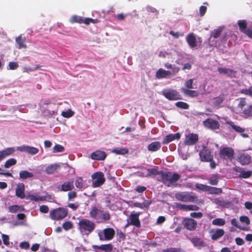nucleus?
<instances>
[{
  "mask_svg": "<svg viewBox=\"0 0 252 252\" xmlns=\"http://www.w3.org/2000/svg\"><path fill=\"white\" fill-rule=\"evenodd\" d=\"M95 223L87 219H81L78 222V230L83 235H89L95 229Z\"/></svg>",
  "mask_w": 252,
  "mask_h": 252,
  "instance_id": "obj_1",
  "label": "nucleus"
},
{
  "mask_svg": "<svg viewBox=\"0 0 252 252\" xmlns=\"http://www.w3.org/2000/svg\"><path fill=\"white\" fill-rule=\"evenodd\" d=\"M40 110L44 116L51 117L57 114L58 105L56 102L46 100L40 106Z\"/></svg>",
  "mask_w": 252,
  "mask_h": 252,
  "instance_id": "obj_2",
  "label": "nucleus"
},
{
  "mask_svg": "<svg viewBox=\"0 0 252 252\" xmlns=\"http://www.w3.org/2000/svg\"><path fill=\"white\" fill-rule=\"evenodd\" d=\"M161 182L168 187L175 183L180 178V176L176 173L170 172L160 173Z\"/></svg>",
  "mask_w": 252,
  "mask_h": 252,
  "instance_id": "obj_3",
  "label": "nucleus"
},
{
  "mask_svg": "<svg viewBox=\"0 0 252 252\" xmlns=\"http://www.w3.org/2000/svg\"><path fill=\"white\" fill-rule=\"evenodd\" d=\"M68 212L64 208H58L50 212V217L53 220H60L64 219L67 215Z\"/></svg>",
  "mask_w": 252,
  "mask_h": 252,
  "instance_id": "obj_4",
  "label": "nucleus"
},
{
  "mask_svg": "<svg viewBox=\"0 0 252 252\" xmlns=\"http://www.w3.org/2000/svg\"><path fill=\"white\" fill-rule=\"evenodd\" d=\"M115 232L112 228H107L103 230H98L97 234L101 241H109L113 239Z\"/></svg>",
  "mask_w": 252,
  "mask_h": 252,
  "instance_id": "obj_5",
  "label": "nucleus"
},
{
  "mask_svg": "<svg viewBox=\"0 0 252 252\" xmlns=\"http://www.w3.org/2000/svg\"><path fill=\"white\" fill-rule=\"evenodd\" d=\"M175 198L181 201L193 202L195 199V196L193 193L187 192H178L175 195Z\"/></svg>",
  "mask_w": 252,
  "mask_h": 252,
  "instance_id": "obj_6",
  "label": "nucleus"
},
{
  "mask_svg": "<svg viewBox=\"0 0 252 252\" xmlns=\"http://www.w3.org/2000/svg\"><path fill=\"white\" fill-rule=\"evenodd\" d=\"M93 185L94 187L101 186L105 182L104 174L101 172H97L92 175Z\"/></svg>",
  "mask_w": 252,
  "mask_h": 252,
  "instance_id": "obj_7",
  "label": "nucleus"
},
{
  "mask_svg": "<svg viewBox=\"0 0 252 252\" xmlns=\"http://www.w3.org/2000/svg\"><path fill=\"white\" fill-rule=\"evenodd\" d=\"M140 213H131L127 220V224L126 226L129 225H134L137 227H140L141 223L139 219Z\"/></svg>",
  "mask_w": 252,
  "mask_h": 252,
  "instance_id": "obj_8",
  "label": "nucleus"
},
{
  "mask_svg": "<svg viewBox=\"0 0 252 252\" xmlns=\"http://www.w3.org/2000/svg\"><path fill=\"white\" fill-rule=\"evenodd\" d=\"M223 30V27H220L211 32V37L208 40L209 44L210 46H217V41L215 39L220 36Z\"/></svg>",
  "mask_w": 252,
  "mask_h": 252,
  "instance_id": "obj_9",
  "label": "nucleus"
},
{
  "mask_svg": "<svg viewBox=\"0 0 252 252\" xmlns=\"http://www.w3.org/2000/svg\"><path fill=\"white\" fill-rule=\"evenodd\" d=\"M162 94L169 100H177L180 99L179 93L175 90L165 89L162 92Z\"/></svg>",
  "mask_w": 252,
  "mask_h": 252,
  "instance_id": "obj_10",
  "label": "nucleus"
},
{
  "mask_svg": "<svg viewBox=\"0 0 252 252\" xmlns=\"http://www.w3.org/2000/svg\"><path fill=\"white\" fill-rule=\"evenodd\" d=\"M234 152L232 148L224 147L220 149V158L224 159L231 160L234 156Z\"/></svg>",
  "mask_w": 252,
  "mask_h": 252,
  "instance_id": "obj_11",
  "label": "nucleus"
},
{
  "mask_svg": "<svg viewBox=\"0 0 252 252\" xmlns=\"http://www.w3.org/2000/svg\"><path fill=\"white\" fill-rule=\"evenodd\" d=\"M16 150L21 152H25L31 155L37 154L38 152V149L28 145H22L16 148Z\"/></svg>",
  "mask_w": 252,
  "mask_h": 252,
  "instance_id": "obj_12",
  "label": "nucleus"
},
{
  "mask_svg": "<svg viewBox=\"0 0 252 252\" xmlns=\"http://www.w3.org/2000/svg\"><path fill=\"white\" fill-rule=\"evenodd\" d=\"M204 126L212 130L219 129L220 127V124L218 121L212 118H209L203 122Z\"/></svg>",
  "mask_w": 252,
  "mask_h": 252,
  "instance_id": "obj_13",
  "label": "nucleus"
},
{
  "mask_svg": "<svg viewBox=\"0 0 252 252\" xmlns=\"http://www.w3.org/2000/svg\"><path fill=\"white\" fill-rule=\"evenodd\" d=\"M183 224L186 229L192 231L196 228L197 222L192 219L185 218L183 220Z\"/></svg>",
  "mask_w": 252,
  "mask_h": 252,
  "instance_id": "obj_14",
  "label": "nucleus"
},
{
  "mask_svg": "<svg viewBox=\"0 0 252 252\" xmlns=\"http://www.w3.org/2000/svg\"><path fill=\"white\" fill-rule=\"evenodd\" d=\"M211 239L213 240H217L221 238L224 234V231L222 229L215 228L210 230Z\"/></svg>",
  "mask_w": 252,
  "mask_h": 252,
  "instance_id": "obj_15",
  "label": "nucleus"
},
{
  "mask_svg": "<svg viewBox=\"0 0 252 252\" xmlns=\"http://www.w3.org/2000/svg\"><path fill=\"white\" fill-rule=\"evenodd\" d=\"M15 150L14 147H8L0 151V161L13 154Z\"/></svg>",
  "mask_w": 252,
  "mask_h": 252,
  "instance_id": "obj_16",
  "label": "nucleus"
},
{
  "mask_svg": "<svg viewBox=\"0 0 252 252\" xmlns=\"http://www.w3.org/2000/svg\"><path fill=\"white\" fill-rule=\"evenodd\" d=\"M198 135L194 133H189L186 135L184 143L188 145H191L195 144L198 141Z\"/></svg>",
  "mask_w": 252,
  "mask_h": 252,
  "instance_id": "obj_17",
  "label": "nucleus"
},
{
  "mask_svg": "<svg viewBox=\"0 0 252 252\" xmlns=\"http://www.w3.org/2000/svg\"><path fill=\"white\" fill-rule=\"evenodd\" d=\"M60 165L58 163L48 165L45 169V172L49 175L57 173L60 169Z\"/></svg>",
  "mask_w": 252,
  "mask_h": 252,
  "instance_id": "obj_18",
  "label": "nucleus"
},
{
  "mask_svg": "<svg viewBox=\"0 0 252 252\" xmlns=\"http://www.w3.org/2000/svg\"><path fill=\"white\" fill-rule=\"evenodd\" d=\"M237 160L242 165H248L251 162V157L248 154L241 153L239 154Z\"/></svg>",
  "mask_w": 252,
  "mask_h": 252,
  "instance_id": "obj_19",
  "label": "nucleus"
},
{
  "mask_svg": "<svg viewBox=\"0 0 252 252\" xmlns=\"http://www.w3.org/2000/svg\"><path fill=\"white\" fill-rule=\"evenodd\" d=\"M176 207L180 210L185 211H197L199 208L195 205H185L181 203H176Z\"/></svg>",
  "mask_w": 252,
  "mask_h": 252,
  "instance_id": "obj_20",
  "label": "nucleus"
},
{
  "mask_svg": "<svg viewBox=\"0 0 252 252\" xmlns=\"http://www.w3.org/2000/svg\"><path fill=\"white\" fill-rule=\"evenodd\" d=\"M74 188V182L72 180L67 181L61 185L60 190L62 191H71Z\"/></svg>",
  "mask_w": 252,
  "mask_h": 252,
  "instance_id": "obj_21",
  "label": "nucleus"
},
{
  "mask_svg": "<svg viewBox=\"0 0 252 252\" xmlns=\"http://www.w3.org/2000/svg\"><path fill=\"white\" fill-rule=\"evenodd\" d=\"M199 156L202 161H209L213 159V156L207 150L203 149L199 153Z\"/></svg>",
  "mask_w": 252,
  "mask_h": 252,
  "instance_id": "obj_22",
  "label": "nucleus"
},
{
  "mask_svg": "<svg viewBox=\"0 0 252 252\" xmlns=\"http://www.w3.org/2000/svg\"><path fill=\"white\" fill-rule=\"evenodd\" d=\"M106 153L101 151H96L93 152L91 155V158L94 160H102L106 158Z\"/></svg>",
  "mask_w": 252,
  "mask_h": 252,
  "instance_id": "obj_23",
  "label": "nucleus"
},
{
  "mask_svg": "<svg viewBox=\"0 0 252 252\" xmlns=\"http://www.w3.org/2000/svg\"><path fill=\"white\" fill-rule=\"evenodd\" d=\"M101 211L102 210L97 209L96 207H93L89 213L90 217L97 220L98 222H99V218L100 217Z\"/></svg>",
  "mask_w": 252,
  "mask_h": 252,
  "instance_id": "obj_24",
  "label": "nucleus"
},
{
  "mask_svg": "<svg viewBox=\"0 0 252 252\" xmlns=\"http://www.w3.org/2000/svg\"><path fill=\"white\" fill-rule=\"evenodd\" d=\"M171 75L172 74L169 70H165L162 68H159L157 71L156 76L158 79H160L166 78Z\"/></svg>",
  "mask_w": 252,
  "mask_h": 252,
  "instance_id": "obj_25",
  "label": "nucleus"
},
{
  "mask_svg": "<svg viewBox=\"0 0 252 252\" xmlns=\"http://www.w3.org/2000/svg\"><path fill=\"white\" fill-rule=\"evenodd\" d=\"M25 185L23 183L19 184L16 189V195L20 198H24L26 196L25 195Z\"/></svg>",
  "mask_w": 252,
  "mask_h": 252,
  "instance_id": "obj_26",
  "label": "nucleus"
},
{
  "mask_svg": "<svg viewBox=\"0 0 252 252\" xmlns=\"http://www.w3.org/2000/svg\"><path fill=\"white\" fill-rule=\"evenodd\" d=\"M26 198L27 199L36 202L43 201L46 199V197L45 196H39L37 193H27Z\"/></svg>",
  "mask_w": 252,
  "mask_h": 252,
  "instance_id": "obj_27",
  "label": "nucleus"
},
{
  "mask_svg": "<svg viewBox=\"0 0 252 252\" xmlns=\"http://www.w3.org/2000/svg\"><path fill=\"white\" fill-rule=\"evenodd\" d=\"M218 71L220 74H225L231 77H235L236 76V72L229 68H219Z\"/></svg>",
  "mask_w": 252,
  "mask_h": 252,
  "instance_id": "obj_28",
  "label": "nucleus"
},
{
  "mask_svg": "<svg viewBox=\"0 0 252 252\" xmlns=\"http://www.w3.org/2000/svg\"><path fill=\"white\" fill-rule=\"evenodd\" d=\"M186 40L191 48H193L196 46V39L193 33H190L187 35Z\"/></svg>",
  "mask_w": 252,
  "mask_h": 252,
  "instance_id": "obj_29",
  "label": "nucleus"
},
{
  "mask_svg": "<svg viewBox=\"0 0 252 252\" xmlns=\"http://www.w3.org/2000/svg\"><path fill=\"white\" fill-rule=\"evenodd\" d=\"M180 138V134L179 133L170 134L165 137L163 140V144H167L175 139H179Z\"/></svg>",
  "mask_w": 252,
  "mask_h": 252,
  "instance_id": "obj_30",
  "label": "nucleus"
},
{
  "mask_svg": "<svg viewBox=\"0 0 252 252\" xmlns=\"http://www.w3.org/2000/svg\"><path fill=\"white\" fill-rule=\"evenodd\" d=\"M181 91L185 95L191 97H196L199 95V93L196 91L190 90L185 88H182Z\"/></svg>",
  "mask_w": 252,
  "mask_h": 252,
  "instance_id": "obj_31",
  "label": "nucleus"
},
{
  "mask_svg": "<svg viewBox=\"0 0 252 252\" xmlns=\"http://www.w3.org/2000/svg\"><path fill=\"white\" fill-rule=\"evenodd\" d=\"M161 147L160 142H153L148 146V150L151 152H155L158 150Z\"/></svg>",
  "mask_w": 252,
  "mask_h": 252,
  "instance_id": "obj_32",
  "label": "nucleus"
},
{
  "mask_svg": "<svg viewBox=\"0 0 252 252\" xmlns=\"http://www.w3.org/2000/svg\"><path fill=\"white\" fill-rule=\"evenodd\" d=\"M189 240L193 243L194 247L200 248L205 246L204 243L200 238L194 237L190 238Z\"/></svg>",
  "mask_w": 252,
  "mask_h": 252,
  "instance_id": "obj_33",
  "label": "nucleus"
},
{
  "mask_svg": "<svg viewBox=\"0 0 252 252\" xmlns=\"http://www.w3.org/2000/svg\"><path fill=\"white\" fill-rule=\"evenodd\" d=\"M226 124L228 125L229 126V128H231L234 129L235 131L239 133H242L245 131V129L236 125L233 122H226Z\"/></svg>",
  "mask_w": 252,
  "mask_h": 252,
  "instance_id": "obj_34",
  "label": "nucleus"
},
{
  "mask_svg": "<svg viewBox=\"0 0 252 252\" xmlns=\"http://www.w3.org/2000/svg\"><path fill=\"white\" fill-rule=\"evenodd\" d=\"M34 174L27 170H22L19 172V178L21 179H26L32 178Z\"/></svg>",
  "mask_w": 252,
  "mask_h": 252,
  "instance_id": "obj_35",
  "label": "nucleus"
},
{
  "mask_svg": "<svg viewBox=\"0 0 252 252\" xmlns=\"http://www.w3.org/2000/svg\"><path fill=\"white\" fill-rule=\"evenodd\" d=\"M16 42L18 45V49L27 48V45L25 44V38H22L21 35H19L16 38Z\"/></svg>",
  "mask_w": 252,
  "mask_h": 252,
  "instance_id": "obj_36",
  "label": "nucleus"
},
{
  "mask_svg": "<svg viewBox=\"0 0 252 252\" xmlns=\"http://www.w3.org/2000/svg\"><path fill=\"white\" fill-rule=\"evenodd\" d=\"M164 66L167 69H171V70L170 71L171 72V74L172 75L176 74V73H177L179 72V71L180 70L179 67H178V66H177L175 65H172L169 63H165Z\"/></svg>",
  "mask_w": 252,
  "mask_h": 252,
  "instance_id": "obj_37",
  "label": "nucleus"
},
{
  "mask_svg": "<svg viewBox=\"0 0 252 252\" xmlns=\"http://www.w3.org/2000/svg\"><path fill=\"white\" fill-rule=\"evenodd\" d=\"M242 114V116L245 118L252 117V105L244 108Z\"/></svg>",
  "mask_w": 252,
  "mask_h": 252,
  "instance_id": "obj_38",
  "label": "nucleus"
},
{
  "mask_svg": "<svg viewBox=\"0 0 252 252\" xmlns=\"http://www.w3.org/2000/svg\"><path fill=\"white\" fill-rule=\"evenodd\" d=\"M8 210L11 213H15L17 211H24L25 209L22 206L15 205L9 206Z\"/></svg>",
  "mask_w": 252,
  "mask_h": 252,
  "instance_id": "obj_39",
  "label": "nucleus"
},
{
  "mask_svg": "<svg viewBox=\"0 0 252 252\" xmlns=\"http://www.w3.org/2000/svg\"><path fill=\"white\" fill-rule=\"evenodd\" d=\"M75 184L76 187L79 189H82L85 188L83 180L81 177H77L76 178Z\"/></svg>",
  "mask_w": 252,
  "mask_h": 252,
  "instance_id": "obj_40",
  "label": "nucleus"
},
{
  "mask_svg": "<svg viewBox=\"0 0 252 252\" xmlns=\"http://www.w3.org/2000/svg\"><path fill=\"white\" fill-rule=\"evenodd\" d=\"M112 152L117 155H125L128 152V150L126 148H117L113 149Z\"/></svg>",
  "mask_w": 252,
  "mask_h": 252,
  "instance_id": "obj_41",
  "label": "nucleus"
},
{
  "mask_svg": "<svg viewBox=\"0 0 252 252\" xmlns=\"http://www.w3.org/2000/svg\"><path fill=\"white\" fill-rule=\"evenodd\" d=\"M212 224L216 226H223L225 224V220L221 218H217L213 220Z\"/></svg>",
  "mask_w": 252,
  "mask_h": 252,
  "instance_id": "obj_42",
  "label": "nucleus"
},
{
  "mask_svg": "<svg viewBox=\"0 0 252 252\" xmlns=\"http://www.w3.org/2000/svg\"><path fill=\"white\" fill-rule=\"evenodd\" d=\"M146 176H151L152 175H160L161 172H158L157 168H151L146 169Z\"/></svg>",
  "mask_w": 252,
  "mask_h": 252,
  "instance_id": "obj_43",
  "label": "nucleus"
},
{
  "mask_svg": "<svg viewBox=\"0 0 252 252\" xmlns=\"http://www.w3.org/2000/svg\"><path fill=\"white\" fill-rule=\"evenodd\" d=\"M16 163V159L13 158H11L5 161L4 164V166L6 168H8L10 166L15 165Z\"/></svg>",
  "mask_w": 252,
  "mask_h": 252,
  "instance_id": "obj_44",
  "label": "nucleus"
},
{
  "mask_svg": "<svg viewBox=\"0 0 252 252\" xmlns=\"http://www.w3.org/2000/svg\"><path fill=\"white\" fill-rule=\"evenodd\" d=\"M94 248L106 251H111L112 249V246L111 244L102 245L99 246H95Z\"/></svg>",
  "mask_w": 252,
  "mask_h": 252,
  "instance_id": "obj_45",
  "label": "nucleus"
},
{
  "mask_svg": "<svg viewBox=\"0 0 252 252\" xmlns=\"http://www.w3.org/2000/svg\"><path fill=\"white\" fill-rule=\"evenodd\" d=\"M211 194H220L222 192V189L220 188H216L215 187H211L209 186L208 189L207 190Z\"/></svg>",
  "mask_w": 252,
  "mask_h": 252,
  "instance_id": "obj_46",
  "label": "nucleus"
},
{
  "mask_svg": "<svg viewBox=\"0 0 252 252\" xmlns=\"http://www.w3.org/2000/svg\"><path fill=\"white\" fill-rule=\"evenodd\" d=\"M74 112L70 109H68L66 111H63L61 115L66 118H69L73 116Z\"/></svg>",
  "mask_w": 252,
  "mask_h": 252,
  "instance_id": "obj_47",
  "label": "nucleus"
},
{
  "mask_svg": "<svg viewBox=\"0 0 252 252\" xmlns=\"http://www.w3.org/2000/svg\"><path fill=\"white\" fill-rule=\"evenodd\" d=\"M238 25L239 27L240 30L245 32L247 31V22L245 20H239L238 22Z\"/></svg>",
  "mask_w": 252,
  "mask_h": 252,
  "instance_id": "obj_48",
  "label": "nucleus"
},
{
  "mask_svg": "<svg viewBox=\"0 0 252 252\" xmlns=\"http://www.w3.org/2000/svg\"><path fill=\"white\" fill-rule=\"evenodd\" d=\"M110 219V215L109 214L104 211H101L100 217L99 218V222L103 220L106 221Z\"/></svg>",
  "mask_w": 252,
  "mask_h": 252,
  "instance_id": "obj_49",
  "label": "nucleus"
},
{
  "mask_svg": "<svg viewBox=\"0 0 252 252\" xmlns=\"http://www.w3.org/2000/svg\"><path fill=\"white\" fill-rule=\"evenodd\" d=\"M223 101V98L222 96L217 97L214 99L213 105L216 107L219 106Z\"/></svg>",
  "mask_w": 252,
  "mask_h": 252,
  "instance_id": "obj_50",
  "label": "nucleus"
},
{
  "mask_svg": "<svg viewBox=\"0 0 252 252\" xmlns=\"http://www.w3.org/2000/svg\"><path fill=\"white\" fill-rule=\"evenodd\" d=\"M64 151V148L59 144H56L53 148V152L54 153L59 152H63Z\"/></svg>",
  "mask_w": 252,
  "mask_h": 252,
  "instance_id": "obj_51",
  "label": "nucleus"
},
{
  "mask_svg": "<svg viewBox=\"0 0 252 252\" xmlns=\"http://www.w3.org/2000/svg\"><path fill=\"white\" fill-rule=\"evenodd\" d=\"M19 67V64L17 62H9L7 67L8 70H15Z\"/></svg>",
  "mask_w": 252,
  "mask_h": 252,
  "instance_id": "obj_52",
  "label": "nucleus"
},
{
  "mask_svg": "<svg viewBox=\"0 0 252 252\" xmlns=\"http://www.w3.org/2000/svg\"><path fill=\"white\" fill-rule=\"evenodd\" d=\"M252 174V171H245L243 170V172L239 175L240 178H248L251 176Z\"/></svg>",
  "mask_w": 252,
  "mask_h": 252,
  "instance_id": "obj_53",
  "label": "nucleus"
},
{
  "mask_svg": "<svg viewBox=\"0 0 252 252\" xmlns=\"http://www.w3.org/2000/svg\"><path fill=\"white\" fill-rule=\"evenodd\" d=\"M97 22V20L89 18H82L81 23H84L86 25H89L91 22L93 23H96Z\"/></svg>",
  "mask_w": 252,
  "mask_h": 252,
  "instance_id": "obj_54",
  "label": "nucleus"
},
{
  "mask_svg": "<svg viewBox=\"0 0 252 252\" xmlns=\"http://www.w3.org/2000/svg\"><path fill=\"white\" fill-rule=\"evenodd\" d=\"M82 18L81 17L78 16L76 15H73L71 17L69 21L71 23H73L75 22L81 23Z\"/></svg>",
  "mask_w": 252,
  "mask_h": 252,
  "instance_id": "obj_55",
  "label": "nucleus"
},
{
  "mask_svg": "<svg viewBox=\"0 0 252 252\" xmlns=\"http://www.w3.org/2000/svg\"><path fill=\"white\" fill-rule=\"evenodd\" d=\"M209 183L212 185H216L218 183V176L214 175L211 178L208 179Z\"/></svg>",
  "mask_w": 252,
  "mask_h": 252,
  "instance_id": "obj_56",
  "label": "nucleus"
},
{
  "mask_svg": "<svg viewBox=\"0 0 252 252\" xmlns=\"http://www.w3.org/2000/svg\"><path fill=\"white\" fill-rule=\"evenodd\" d=\"M176 106L179 108L187 109L189 108V105L184 102L179 101L176 103Z\"/></svg>",
  "mask_w": 252,
  "mask_h": 252,
  "instance_id": "obj_57",
  "label": "nucleus"
},
{
  "mask_svg": "<svg viewBox=\"0 0 252 252\" xmlns=\"http://www.w3.org/2000/svg\"><path fill=\"white\" fill-rule=\"evenodd\" d=\"M72 224L70 221H66L63 224V228L65 230H68L72 228Z\"/></svg>",
  "mask_w": 252,
  "mask_h": 252,
  "instance_id": "obj_58",
  "label": "nucleus"
},
{
  "mask_svg": "<svg viewBox=\"0 0 252 252\" xmlns=\"http://www.w3.org/2000/svg\"><path fill=\"white\" fill-rule=\"evenodd\" d=\"M185 86L187 89H193V79H190L187 80L185 82Z\"/></svg>",
  "mask_w": 252,
  "mask_h": 252,
  "instance_id": "obj_59",
  "label": "nucleus"
},
{
  "mask_svg": "<svg viewBox=\"0 0 252 252\" xmlns=\"http://www.w3.org/2000/svg\"><path fill=\"white\" fill-rule=\"evenodd\" d=\"M240 220L241 222L245 223L246 225H249L250 223V219L247 216H241L240 218Z\"/></svg>",
  "mask_w": 252,
  "mask_h": 252,
  "instance_id": "obj_60",
  "label": "nucleus"
},
{
  "mask_svg": "<svg viewBox=\"0 0 252 252\" xmlns=\"http://www.w3.org/2000/svg\"><path fill=\"white\" fill-rule=\"evenodd\" d=\"M196 188L198 189L203 190V191H207L209 188V186L207 185H204L202 184H197L196 185Z\"/></svg>",
  "mask_w": 252,
  "mask_h": 252,
  "instance_id": "obj_61",
  "label": "nucleus"
},
{
  "mask_svg": "<svg viewBox=\"0 0 252 252\" xmlns=\"http://www.w3.org/2000/svg\"><path fill=\"white\" fill-rule=\"evenodd\" d=\"M1 238L4 245L8 246L9 245V237L5 234H2Z\"/></svg>",
  "mask_w": 252,
  "mask_h": 252,
  "instance_id": "obj_62",
  "label": "nucleus"
},
{
  "mask_svg": "<svg viewBox=\"0 0 252 252\" xmlns=\"http://www.w3.org/2000/svg\"><path fill=\"white\" fill-rule=\"evenodd\" d=\"M20 247L23 249H28L30 247V244L28 242H23L20 244Z\"/></svg>",
  "mask_w": 252,
  "mask_h": 252,
  "instance_id": "obj_63",
  "label": "nucleus"
},
{
  "mask_svg": "<svg viewBox=\"0 0 252 252\" xmlns=\"http://www.w3.org/2000/svg\"><path fill=\"white\" fill-rule=\"evenodd\" d=\"M77 196V193L75 191H70L68 193V198L69 200H72Z\"/></svg>",
  "mask_w": 252,
  "mask_h": 252,
  "instance_id": "obj_64",
  "label": "nucleus"
}]
</instances>
